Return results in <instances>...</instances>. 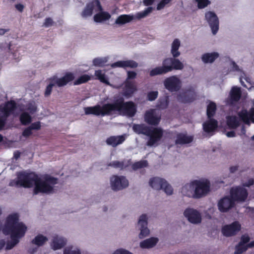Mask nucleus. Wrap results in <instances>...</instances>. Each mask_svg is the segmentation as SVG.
I'll return each mask as SVG.
<instances>
[{
    "instance_id": "1",
    "label": "nucleus",
    "mask_w": 254,
    "mask_h": 254,
    "mask_svg": "<svg viewBox=\"0 0 254 254\" xmlns=\"http://www.w3.org/2000/svg\"><path fill=\"white\" fill-rule=\"evenodd\" d=\"M180 46V42L179 39H175L172 44L171 54L173 58H166L163 61L162 66H157L152 69L149 72L150 76L164 74L171 72L173 70H181L184 68L183 63L176 59L180 55L178 51Z\"/></svg>"
},
{
    "instance_id": "2",
    "label": "nucleus",
    "mask_w": 254,
    "mask_h": 254,
    "mask_svg": "<svg viewBox=\"0 0 254 254\" xmlns=\"http://www.w3.org/2000/svg\"><path fill=\"white\" fill-rule=\"evenodd\" d=\"M27 227L21 222H19V215L14 213L9 214L7 217L3 233H10L11 241L6 244L7 250L11 249L18 242L19 240L25 235Z\"/></svg>"
},
{
    "instance_id": "3",
    "label": "nucleus",
    "mask_w": 254,
    "mask_h": 254,
    "mask_svg": "<svg viewBox=\"0 0 254 254\" xmlns=\"http://www.w3.org/2000/svg\"><path fill=\"white\" fill-rule=\"evenodd\" d=\"M132 129L138 134H144L149 137L147 145L152 146L160 140L163 135V129L160 127L152 128L144 124H134Z\"/></svg>"
},
{
    "instance_id": "4",
    "label": "nucleus",
    "mask_w": 254,
    "mask_h": 254,
    "mask_svg": "<svg viewBox=\"0 0 254 254\" xmlns=\"http://www.w3.org/2000/svg\"><path fill=\"white\" fill-rule=\"evenodd\" d=\"M58 181L57 178L49 175H44L42 179L38 176L33 189L34 194L55 193L54 186L58 184Z\"/></svg>"
},
{
    "instance_id": "5",
    "label": "nucleus",
    "mask_w": 254,
    "mask_h": 254,
    "mask_svg": "<svg viewBox=\"0 0 254 254\" xmlns=\"http://www.w3.org/2000/svg\"><path fill=\"white\" fill-rule=\"evenodd\" d=\"M190 188H194L193 197L199 198L206 195L210 190V183L207 180H193L189 185Z\"/></svg>"
},
{
    "instance_id": "6",
    "label": "nucleus",
    "mask_w": 254,
    "mask_h": 254,
    "mask_svg": "<svg viewBox=\"0 0 254 254\" xmlns=\"http://www.w3.org/2000/svg\"><path fill=\"white\" fill-rule=\"evenodd\" d=\"M38 176L34 172H19L17 175L16 186L25 188H32L35 186Z\"/></svg>"
},
{
    "instance_id": "7",
    "label": "nucleus",
    "mask_w": 254,
    "mask_h": 254,
    "mask_svg": "<svg viewBox=\"0 0 254 254\" xmlns=\"http://www.w3.org/2000/svg\"><path fill=\"white\" fill-rule=\"evenodd\" d=\"M150 186L156 190H162L168 195L172 194L173 190L170 185L164 179L154 177L149 181Z\"/></svg>"
},
{
    "instance_id": "8",
    "label": "nucleus",
    "mask_w": 254,
    "mask_h": 254,
    "mask_svg": "<svg viewBox=\"0 0 254 254\" xmlns=\"http://www.w3.org/2000/svg\"><path fill=\"white\" fill-rule=\"evenodd\" d=\"M124 99L120 97L115 100L112 103H107L103 105V108L105 111V114L111 115L112 114L118 112L119 114H122Z\"/></svg>"
},
{
    "instance_id": "9",
    "label": "nucleus",
    "mask_w": 254,
    "mask_h": 254,
    "mask_svg": "<svg viewBox=\"0 0 254 254\" xmlns=\"http://www.w3.org/2000/svg\"><path fill=\"white\" fill-rule=\"evenodd\" d=\"M196 93L193 87L190 86L183 90L178 94L177 99L178 102L182 103H190L193 102L196 99Z\"/></svg>"
},
{
    "instance_id": "10",
    "label": "nucleus",
    "mask_w": 254,
    "mask_h": 254,
    "mask_svg": "<svg viewBox=\"0 0 254 254\" xmlns=\"http://www.w3.org/2000/svg\"><path fill=\"white\" fill-rule=\"evenodd\" d=\"M112 189L115 191L122 190L128 186L127 179L123 176H113L110 179Z\"/></svg>"
},
{
    "instance_id": "11",
    "label": "nucleus",
    "mask_w": 254,
    "mask_h": 254,
    "mask_svg": "<svg viewBox=\"0 0 254 254\" xmlns=\"http://www.w3.org/2000/svg\"><path fill=\"white\" fill-rule=\"evenodd\" d=\"M164 85L168 91L177 92L180 90L182 87L181 80L175 75L166 78L164 81Z\"/></svg>"
},
{
    "instance_id": "12",
    "label": "nucleus",
    "mask_w": 254,
    "mask_h": 254,
    "mask_svg": "<svg viewBox=\"0 0 254 254\" xmlns=\"http://www.w3.org/2000/svg\"><path fill=\"white\" fill-rule=\"evenodd\" d=\"M230 195L234 203L245 201L248 195V192L246 189L238 187L233 188L230 190Z\"/></svg>"
},
{
    "instance_id": "13",
    "label": "nucleus",
    "mask_w": 254,
    "mask_h": 254,
    "mask_svg": "<svg viewBox=\"0 0 254 254\" xmlns=\"http://www.w3.org/2000/svg\"><path fill=\"white\" fill-rule=\"evenodd\" d=\"M184 215L188 220L194 224H199L201 221V215L199 211L192 208H188L184 211Z\"/></svg>"
},
{
    "instance_id": "14",
    "label": "nucleus",
    "mask_w": 254,
    "mask_h": 254,
    "mask_svg": "<svg viewBox=\"0 0 254 254\" xmlns=\"http://www.w3.org/2000/svg\"><path fill=\"white\" fill-rule=\"evenodd\" d=\"M205 19L211 27L212 33L215 35L219 29V20L216 14L212 11L205 13Z\"/></svg>"
},
{
    "instance_id": "15",
    "label": "nucleus",
    "mask_w": 254,
    "mask_h": 254,
    "mask_svg": "<svg viewBox=\"0 0 254 254\" xmlns=\"http://www.w3.org/2000/svg\"><path fill=\"white\" fill-rule=\"evenodd\" d=\"M144 119L148 125L156 126L159 124L161 117L156 115L155 110L150 109L145 112Z\"/></svg>"
},
{
    "instance_id": "16",
    "label": "nucleus",
    "mask_w": 254,
    "mask_h": 254,
    "mask_svg": "<svg viewBox=\"0 0 254 254\" xmlns=\"http://www.w3.org/2000/svg\"><path fill=\"white\" fill-rule=\"evenodd\" d=\"M240 229V224L236 221L231 224L224 226L222 228V233L226 237H230L235 235Z\"/></svg>"
},
{
    "instance_id": "17",
    "label": "nucleus",
    "mask_w": 254,
    "mask_h": 254,
    "mask_svg": "<svg viewBox=\"0 0 254 254\" xmlns=\"http://www.w3.org/2000/svg\"><path fill=\"white\" fill-rule=\"evenodd\" d=\"M16 103L13 100L6 102L3 106H0V111L3 114L5 118H7L13 114L16 109Z\"/></svg>"
},
{
    "instance_id": "18",
    "label": "nucleus",
    "mask_w": 254,
    "mask_h": 254,
    "mask_svg": "<svg viewBox=\"0 0 254 254\" xmlns=\"http://www.w3.org/2000/svg\"><path fill=\"white\" fill-rule=\"evenodd\" d=\"M137 112L136 106L132 101L124 102L122 115L133 117Z\"/></svg>"
},
{
    "instance_id": "19",
    "label": "nucleus",
    "mask_w": 254,
    "mask_h": 254,
    "mask_svg": "<svg viewBox=\"0 0 254 254\" xmlns=\"http://www.w3.org/2000/svg\"><path fill=\"white\" fill-rule=\"evenodd\" d=\"M67 243L65 238L61 236H54L52 240L51 247L54 250L61 249Z\"/></svg>"
},
{
    "instance_id": "20",
    "label": "nucleus",
    "mask_w": 254,
    "mask_h": 254,
    "mask_svg": "<svg viewBox=\"0 0 254 254\" xmlns=\"http://www.w3.org/2000/svg\"><path fill=\"white\" fill-rule=\"evenodd\" d=\"M84 111L86 115H94L97 116L101 115L102 117L106 116L103 105L100 106L99 105H97L93 107H85Z\"/></svg>"
},
{
    "instance_id": "21",
    "label": "nucleus",
    "mask_w": 254,
    "mask_h": 254,
    "mask_svg": "<svg viewBox=\"0 0 254 254\" xmlns=\"http://www.w3.org/2000/svg\"><path fill=\"white\" fill-rule=\"evenodd\" d=\"M137 91V87L135 83L128 80H126L125 86L123 89V95L126 97H131Z\"/></svg>"
},
{
    "instance_id": "22",
    "label": "nucleus",
    "mask_w": 254,
    "mask_h": 254,
    "mask_svg": "<svg viewBox=\"0 0 254 254\" xmlns=\"http://www.w3.org/2000/svg\"><path fill=\"white\" fill-rule=\"evenodd\" d=\"M74 77V75L72 73L67 72L61 78L56 79L54 78V82L55 83V85L56 84L58 86L62 87L66 85L68 82L73 80Z\"/></svg>"
},
{
    "instance_id": "23",
    "label": "nucleus",
    "mask_w": 254,
    "mask_h": 254,
    "mask_svg": "<svg viewBox=\"0 0 254 254\" xmlns=\"http://www.w3.org/2000/svg\"><path fill=\"white\" fill-rule=\"evenodd\" d=\"M217 127V121L213 118L209 119L208 121L203 124V130L207 133L214 131Z\"/></svg>"
},
{
    "instance_id": "24",
    "label": "nucleus",
    "mask_w": 254,
    "mask_h": 254,
    "mask_svg": "<svg viewBox=\"0 0 254 254\" xmlns=\"http://www.w3.org/2000/svg\"><path fill=\"white\" fill-rule=\"evenodd\" d=\"M241 97V91L240 87L233 86L230 92V103L233 104L239 101Z\"/></svg>"
},
{
    "instance_id": "25",
    "label": "nucleus",
    "mask_w": 254,
    "mask_h": 254,
    "mask_svg": "<svg viewBox=\"0 0 254 254\" xmlns=\"http://www.w3.org/2000/svg\"><path fill=\"white\" fill-rule=\"evenodd\" d=\"M112 66L113 67L136 68L138 66V64L133 60L121 61L114 63L112 64Z\"/></svg>"
},
{
    "instance_id": "26",
    "label": "nucleus",
    "mask_w": 254,
    "mask_h": 254,
    "mask_svg": "<svg viewBox=\"0 0 254 254\" xmlns=\"http://www.w3.org/2000/svg\"><path fill=\"white\" fill-rule=\"evenodd\" d=\"M193 140V137L188 136L187 134L179 133L177 134L175 143L176 144H186L191 142Z\"/></svg>"
},
{
    "instance_id": "27",
    "label": "nucleus",
    "mask_w": 254,
    "mask_h": 254,
    "mask_svg": "<svg viewBox=\"0 0 254 254\" xmlns=\"http://www.w3.org/2000/svg\"><path fill=\"white\" fill-rule=\"evenodd\" d=\"M158 239L156 237H151L141 241L139 246L143 249H148L154 247L158 243Z\"/></svg>"
},
{
    "instance_id": "28",
    "label": "nucleus",
    "mask_w": 254,
    "mask_h": 254,
    "mask_svg": "<svg viewBox=\"0 0 254 254\" xmlns=\"http://www.w3.org/2000/svg\"><path fill=\"white\" fill-rule=\"evenodd\" d=\"M125 140V137L124 135L111 136L107 139L106 143L108 145L116 147L122 143Z\"/></svg>"
},
{
    "instance_id": "29",
    "label": "nucleus",
    "mask_w": 254,
    "mask_h": 254,
    "mask_svg": "<svg viewBox=\"0 0 254 254\" xmlns=\"http://www.w3.org/2000/svg\"><path fill=\"white\" fill-rule=\"evenodd\" d=\"M131 165L130 160H123L122 161H114L110 162L108 166L115 168H119L121 170L126 169Z\"/></svg>"
},
{
    "instance_id": "30",
    "label": "nucleus",
    "mask_w": 254,
    "mask_h": 254,
    "mask_svg": "<svg viewBox=\"0 0 254 254\" xmlns=\"http://www.w3.org/2000/svg\"><path fill=\"white\" fill-rule=\"evenodd\" d=\"M169 104V96L166 94L159 99L156 105V108L159 110H164L167 108Z\"/></svg>"
},
{
    "instance_id": "31",
    "label": "nucleus",
    "mask_w": 254,
    "mask_h": 254,
    "mask_svg": "<svg viewBox=\"0 0 254 254\" xmlns=\"http://www.w3.org/2000/svg\"><path fill=\"white\" fill-rule=\"evenodd\" d=\"M227 125L229 128L235 129L240 125L238 118L235 116L227 117Z\"/></svg>"
},
{
    "instance_id": "32",
    "label": "nucleus",
    "mask_w": 254,
    "mask_h": 254,
    "mask_svg": "<svg viewBox=\"0 0 254 254\" xmlns=\"http://www.w3.org/2000/svg\"><path fill=\"white\" fill-rule=\"evenodd\" d=\"M217 206L223 207V206H235V203L230 196H226L220 199L218 201Z\"/></svg>"
},
{
    "instance_id": "33",
    "label": "nucleus",
    "mask_w": 254,
    "mask_h": 254,
    "mask_svg": "<svg viewBox=\"0 0 254 254\" xmlns=\"http://www.w3.org/2000/svg\"><path fill=\"white\" fill-rule=\"evenodd\" d=\"M219 54L217 53H205L202 56V61L204 63H213L218 57Z\"/></svg>"
},
{
    "instance_id": "34",
    "label": "nucleus",
    "mask_w": 254,
    "mask_h": 254,
    "mask_svg": "<svg viewBox=\"0 0 254 254\" xmlns=\"http://www.w3.org/2000/svg\"><path fill=\"white\" fill-rule=\"evenodd\" d=\"M110 14L107 11H102L96 14L94 16V20L96 22L109 20L111 18Z\"/></svg>"
},
{
    "instance_id": "35",
    "label": "nucleus",
    "mask_w": 254,
    "mask_h": 254,
    "mask_svg": "<svg viewBox=\"0 0 254 254\" xmlns=\"http://www.w3.org/2000/svg\"><path fill=\"white\" fill-rule=\"evenodd\" d=\"M48 241V238L42 234H38L32 241V243L38 247L42 246Z\"/></svg>"
},
{
    "instance_id": "36",
    "label": "nucleus",
    "mask_w": 254,
    "mask_h": 254,
    "mask_svg": "<svg viewBox=\"0 0 254 254\" xmlns=\"http://www.w3.org/2000/svg\"><path fill=\"white\" fill-rule=\"evenodd\" d=\"M63 254H81L80 249L74 245H69L64 249Z\"/></svg>"
},
{
    "instance_id": "37",
    "label": "nucleus",
    "mask_w": 254,
    "mask_h": 254,
    "mask_svg": "<svg viewBox=\"0 0 254 254\" xmlns=\"http://www.w3.org/2000/svg\"><path fill=\"white\" fill-rule=\"evenodd\" d=\"M133 15L127 14L121 15L117 18L115 23L117 24H124L130 22L133 19Z\"/></svg>"
},
{
    "instance_id": "38",
    "label": "nucleus",
    "mask_w": 254,
    "mask_h": 254,
    "mask_svg": "<svg viewBox=\"0 0 254 254\" xmlns=\"http://www.w3.org/2000/svg\"><path fill=\"white\" fill-rule=\"evenodd\" d=\"M238 115L244 123L248 124L251 120V110L248 112L246 109H242L238 113Z\"/></svg>"
},
{
    "instance_id": "39",
    "label": "nucleus",
    "mask_w": 254,
    "mask_h": 254,
    "mask_svg": "<svg viewBox=\"0 0 254 254\" xmlns=\"http://www.w3.org/2000/svg\"><path fill=\"white\" fill-rule=\"evenodd\" d=\"M216 105L213 102H210L207 106L206 114L208 119L212 118L215 114Z\"/></svg>"
},
{
    "instance_id": "40",
    "label": "nucleus",
    "mask_w": 254,
    "mask_h": 254,
    "mask_svg": "<svg viewBox=\"0 0 254 254\" xmlns=\"http://www.w3.org/2000/svg\"><path fill=\"white\" fill-rule=\"evenodd\" d=\"M95 76L96 78L99 80L100 82L104 83L107 85H110L108 78L105 74L102 72L101 70H97L95 72Z\"/></svg>"
},
{
    "instance_id": "41",
    "label": "nucleus",
    "mask_w": 254,
    "mask_h": 254,
    "mask_svg": "<svg viewBox=\"0 0 254 254\" xmlns=\"http://www.w3.org/2000/svg\"><path fill=\"white\" fill-rule=\"evenodd\" d=\"M94 9V5L93 3H89L87 4L85 8L81 13L82 17H87L91 16L92 14L93 10Z\"/></svg>"
},
{
    "instance_id": "42",
    "label": "nucleus",
    "mask_w": 254,
    "mask_h": 254,
    "mask_svg": "<svg viewBox=\"0 0 254 254\" xmlns=\"http://www.w3.org/2000/svg\"><path fill=\"white\" fill-rule=\"evenodd\" d=\"M20 121L22 125H27L32 121L31 116L27 112L22 113L19 117Z\"/></svg>"
},
{
    "instance_id": "43",
    "label": "nucleus",
    "mask_w": 254,
    "mask_h": 254,
    "mask_svg": "<svg viewBox=\"0 0 254 254\" xmlns=\"http://www.w3.org/2000/svg\"><path fill=\"white\" fill-rule=\"evenodd\" d=\"M148 166L147 161L144 160L134 162L131 165V168L133 170L136 171L139 169L147 167Z\"/></svg>"
},
{
    "instance_id": "44",
    "label": "nucleus",
    "mask_w": 254,
    "mask_h": 254,
    "mask_svg": "<svg viewBox=\"0 0 254 254\" xmlns=\"http://www.w3.org/2000/svg\"><path fill=\"white\" fill-rule=\"evenodd\" d=\"M147 217L145 214L141 215L138 220L137 227L138 228L147 227Z\"/></svg>"
},
{
    "instance_id": "45",
    "label": "nucleus",
    "mask_w": 254,
    "mask_h": 254,
    "mask_svg": "<svg viewBox=\"0 0 254 254\" xmlns=\"http://www.w3.org/2000/svg\"><path fill=\"white\" fill-rule=\"evenodd\" d=\"M90 79V76L87 74H84L80 76L79 78H78L76 80H75L73 84L74 85H80L82 83H84L88 81Z\"/></svg>"
},
{
    "instance_id": "46",
    "label": "nucleus",
    "mask_w": 254,
    "mask_h": 254,
    "mask_svg": "<svg viewBox=\"0 0 254 254\" xmlns=\"http://www.w3.org/2000/svg\"><path fill=\"white\" fill-rule=\"evenodd\" d=\"M50 83L46 87L44 95L45 97L49 96L52 92L53 87L55 85V83L54 82V78L50 79Z\"/></svg>"
},
{
    "instance_id": "47",
    "label": "nucleus",
    "mask_w": 254,
    "mask_h": 254,
    "mask_svg": "<svg viewBox=\"0 0 254 254\" xmlns=\"http://www.w3.org/2000/svg\"><path fill=\"white\" fill-rule=\"evenodd\" d=\"M153 10L152 7H148L145 8L143 11L138 12L136 14V18L137 19H141L146 17L149 13H151Z\"/></svg>"
},
{
    "instance_id": "48",
    "label": "nucleus",
    "mask_w": 254,
    "mask_h": 254,
    "mask_svg": "<svg viewBox=\"0 0 254 254\" xmlns=\"http://www.w3.org/2000/svg\"><path fill=\"white\" fill-rule=\"evenodd\" d=\"M247 245H243L240 243L236 246L234 254H241L248 249Z\"/></svg>"
},
{
    "instance_id": "49",
    "label": "nucleus",
    "mask_w": 254,
    "mask_h": 254,
    "mask_svg": "<svg viewBox=\"0 0 254 254\" xmlns=\"http://www.w3.org/2000/svg\"><path fill=\"white\" fill-rule=\"evenodd\" d=\"M138 229L140 230V233L138 235V237L139 239H142L145 237H147L149 235L150 230L147 227Z\"/></svg>"
},
{
    "instance_id": "50",
    "label": "nucleus",
    "mask_w": 254,
    "mask_h": 254,
    "mask_svg": "<svg viewBox=\"0 0 254 254\" xmlns=\"http://www.w3.org/2000/svg\"><path fill=\"white\" fill-rule=\"evenodd\" d=\"M158 92L157 91H150L147 94V99L150 101H154L158 97Z\"/></svg>"
},
{
    "instance_id": "51",
    "label": "nucleus",
    "mask_w": 254,
    "mask_h": 254,
    "mask_svg": "<svg viewBox=\"0 0 254 254\" xmlns=\"http://www.w3.org/2000/svg\"><path fill=\"white\" fill-rule=\"evenodd\" d=\"M172 0H161L157 5V9H163L167 4L169 3Z\"/></svg>"
},
{
    "instance_id": "52",
    "label": "nucleus",
    "mask_w": 254,
    "mask_h": 254,
    "mask_svg": "<svg viewBox=\"0 0 254 254\" xmlns=\"http://www.w3.org/2000/svg\"><path fill=\"white\" fill-rule=\"evenodd\" d=\"M199 8H203L207 6L210 3L208 0H200L196 1Z\"/></svg>"
},
{
    "instance_id": "53",
    "label": "nucleus",
    "mask_w": 254,
    "mask_h": 254,
    "mask_svg": "<svg viewBox=\"0 0 254 254\" xmlns=\"http://www.w3.org/2000/svg\"><path fill=\"white\" fill-rule=\"evenodd\" d=\"M104 61L101 58H95L93 61L95 66H102L104 64Z\"/></svg>"
},
{
    "instance_id": "54",
    "label": "nucleus",
    "mask_w": 254,
    "mask_h": 254,
    "mask_svg": "<svg viewBox=\"0 0 254 254\" xmlns=\"http://www.w3.org/2000/svg\"><path fill=\"white\" fill-rule=\"evenodd\" d=\"M29 127L31 129V130H39L41 128V123L40 122H36L33 123L31 124Z\"/></svg>"
},
{
    "instance_id": "55",
    "label": "nucleus",
    "mask_w": 254,
    "mask_h": 254,
    "mask_svg": "<svg viewBox=\"0 0 254 254\" xmlns=\"http://www.w3.org/2000/svg\"><path fill=\"white\" fill-rule=\"evenodd\" d=\"M32 134V131L31 129L28 127L24 129V130L22 132V135L23 136L27 138L29 137L30 135H31Z\"/></svg>"
},
{
    "instance_id": "56",
    "label": "nucleus",
    "mask_w": 254,
    "mask_h": 254,
    "mask_svg": "<svg viewBox=\"0 0 254 254\" xmlns=\"http://www.w3.org/2000/svg\"><path fill=\"white\" fill-rule=\"evenodd\" d=\"M112 254H133L128 251L124 249H119L115 251Z\"/></svg>"
},
{
    "instance_id": "57",
    "label": "nucleus",
    "mask_w": 254,
    "mask_h": 254,
    "mask_svg": "<svg viewBox=\"0 0 254 254\" xmlns=\"http://www.w3.org/2000/svg\"><path fill=\"white\" fill-rule=\"evenodd\" d=\"M54 21L51 17H47L45 19L43 26L45 27H49L53 25Z\"/></svg>"
},
{
    "instance_id": "58",
    "label": "nucleus",
    "mask_w": 254,
    "mask_h": 254,
    "mask_svg": "<svg viewBox=\"0 0 254 254\" xmlns=\"http://www.w3.org/2000/svg\"><path fill=\"white\" fill-rule=\"evenodd\" d=\"M127 77L126 80H130V79H133L136 78V73L133 71H128L127 73Z\"/></svg>"
},
{
    "instance_id": "59",
    "label": "nucleus",
    "mask_w": 254,
    "mask_h": 254,
    "mask_svg": "<svg viewBox=\"0 0 254 254\" xmlns=\"http://www.w3.org/2000/svg\"><path fill=\"white\" fill-rule=\"evenodd\" d=\"M250 241V238L247 235H244L242 236L239 243L243 245H247V243Z\"/></svg>"
},
{
    "instance_id": "60",
    "label": "nucleus",
    "mask_w": 254,
    "mask_h": 254,
    "mask_svg": "<svg viewBox=\"0 0 254 254\" xmlns=\"http://www.w3.org/2000/svg\"><path fill=\"white\" fill-rule=\"evenodd\" d=\"M254 184V179L251 178L248 181L243 184V186L245 187H250Z\"/></svg>"
},
{
    "instance_id": "61",
    "label": "nucleus",
    "mask_w": 254,
    "mask_h": 254,
    "mask_svg": "<svg viewBox=\"0 0 254 254\" xmlns=\"http://www.w3.org/2000/svg\"><path fill=\"white\" fill-rule=\"evenodd\" d=\"M6 119L3 116H0V130L2 129L4 127Z\"/></svg>"
},
{
    "instance_id": "62",
    "label": "nucleus",
    "mask_w": 254,
    "mask_h": 254,
    "mask_svg": "<svg viewBox=\"0 0 254 254\" xmlns=\"http://www.w3.org/2000/svg\"><path fill=\"white\" fill-rule=\"evenodd\" d=\"M27 109L28 111H30V113H34L36 111L37 108L34 105H30L28 106Z\"/></svg>"
},
{
    "instance_id": "63",
    "label": "nucleus",
    "mask_w": 254,
    "mask_h": 254,
    "mask_svg": "<svg viewBox=\"0 0 254 254\" xmlns=\"http://www.w3.org/2000/svg\"><path fill=\"white\" fill-rule=\"evenodd\" d=\"M15 7L16 8V9H17L19 11L21 12L23 11V9L24 8V6L21 3L15 4Z\"/></svg>"
},
{
    "instance_id": "64",
    "label": "nucleus",
    "mask_w": 254,
    "mask_h": 254,
    "mask_svg": "<svg viewBox=\"0 0 254 254\" xmlns=\"http://www.w3.org/2000/svg\"><path fill=\"white\" fill-rule=\"evenodd\" d=\"M155 0H143L144 5L145 6H149L152 5Z\"/></svg>"
}]
</instances>
